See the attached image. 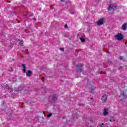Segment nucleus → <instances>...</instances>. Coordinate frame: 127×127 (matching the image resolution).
<instances>
[{"instance_id": "nucleus-8", "label": "nucleus", "mask_w": 127, "mask_h": 127, "mask_svg": "<svg viewBox=\"0 0 127 127\" xmlns=\"http://www.w3.org/2000/svg\"><path fill=\"white\" fill-rule=\"evenodd\" d=\"M120 100H122L126 98V95L125 94H121L119 97Z\"/></svg>"}, {"instance_id": "nucleus-4", "label": "nucleus", "mask_w": 127, "mask_h": 127, "mask_svg": "<svg viewBox=\"0 0 127 127\" xmlns=\"http://www.w3.org/2000/svg\"><path fill=\"white\" fill-rule=\"evenodd\" d=\"M82 67H83V64H79L77 65V70L78 72H82Z\"/></svg>"}, {"instance_id": "nucleus-22", "label": "nucleus", "mask_w": 127, "mask_h": 127, "mask_svg": "<svg viewBox=\"0 0 127 127\" xmlns=\"http://www.w3.org/2000/svg\"><path fill=\"white\" fill-rule=\"evenodd\" d=\"M110 122H112V120H110Z\"/></svg>"}, {"instance_id": "nucleus-6", "label": "nucleus", "mask_w": 127, "mask_h": 127, "mask_svg": "<svg viewBox=\"0 0 127 127\" xmlns=\"http://www.w3.org/2000/svg\"><path fill=\"white\" fill-rule=\"evenodd\" d=\"M127 23L123 24L122 26V29H123V30H127Z\"/></svg>"}, {"instance_id": "nucleus-23", "label": "nucleus", "mask_w": 127, "mask_h": 127, "mask_svg": "<svg viewBox=\"0 0 127 127\" xmlns=\"http://www.w3.org/2000/svg\"><path fill=\"white\" fill-rule=\"evenodd\" d=\"M61 0V1H63V0Z\"/></svg>"}, {"instance_id": "nucleus-1", "label": "nucleus", "mask_w": 127, "mask_h": 127, "mask_svg": "<svg viewBox=\"0 0 127 127\" xmlns=\"http://www.w3.org/2000/svg\"><path fill=\"white\" fill-rule=\"evenodd\" d=\"M115 38L117 40L121 41L123 38H124V36H123V34L119 33L117 35H116L115 36Z\"/></svg>"}, {"instance_id": "nucleus-21", "label": "nucleus", "mask_w": 127, "mask_h": 127, "mask_svg": "<svg viewBox=\"0 0 127 127\" xmlns=\"http://www.w3.org/2000/svg\"><path fill=\"white\" fill-rule=\"evenodd\" d=\"M83 75H86V73L83 72Z\"/></svg>"}, {"instance_id": "nucleus-24", "label": "nucleus", "mask_w": 127, "mask_h": 127, "mask_svg": "<svg viewBox=\"0 0 127 127\" xmlns=\"http://www.w3.org/2000/svg\"><path fill=\"white\" fill-rule=\"evenodd\" d=\"M34 20H35V21H36V19H34Z\"/></svg>"}, {"instance_id": "nucleus-17", "label": "nucleus", "mask_w": 127, "mask_h": 127, "mask_svg": "<svg viewBox=\"0 0 127 127\" xmlns=\"http://www.w3.org/2000/svg\"><path fill=\"white\" fill-rule=\"evenodd\" d=\"M64 27L65 28H67V27H68V26L67 25H65Z\"/></svg>"}, {"instance_id": "nucleus-9", "label": "nucleus", "mask_w": 127, "mask_h": 127, "mask_svg": "<svg viewBox=\"0 0 127 127\" xmlns=\"http://www.w3.org/2000/svg\"><path fill=\"white\" fill-rule=\"evenodd\" d=\"M22 67H23V71L24 73H25L26 72V67L25 66V64H23L22 65Z\"/></svg>"}, {"instance_id": "nucleus-13", "label": "nucleus", "mask_w": 127, "mask_h": 127, "mask_svg": "<svg viewBox=\"0 0 127 127\" xmlns=\"http://www.w3.org/2000/svg\"><path fill=\"white\" fill-rule=\"evenodd\" d=\"M80 39L81 42H85V39L80 38Z\"/></svg>"}, {"instance_id": "nucleus-11", "label": "nucleus", "mask_w": 127, "mask_h": 127, "mask_svg": "<svg viewBox=\"0 0 127 127\" xmlns=\"http://www.w3.org/2000/svg\"><path fill=\"white\" fill-rule=\"evenodd\" d=\"M95 89H96V87H95V86L92 87L91 90V93H93V92L94 90H95Z\"/></svg>"}, {"instance_id": "nucleus-14", "label": "nucleus", "mask_w": 127, "mask_h": 127, "mask_svg": "<svg viewBox=\"0 0 127 127\" xmlns=\"http://www.w3.org/2000/svg\"><path fill=\"white\" fill-rule=\"evenodd\" d=\"M52 116V114L50 113L49 115L47 116V118H50Z\"/></svg>"}, {"instance_id": "nucleus-12", "label": "nucleus", "mask_w": 127, "mask_h": 127, "mask_svg": "<svg viewBox=\"0 0 127 127\" xmlns=\"http://www.w3.org/2000/svg\"><path fill=\"white\" fill-rule=\"evenodd\" d=\"M57 95H55V96H54V97H53V100H54V101H56V100H57Z\"/></svg>"}, {"instance_id": "nucleus-7", "label": "nucleus", "mask_w": 127, "mask_h": 127, "mask_svg": "<svg viewBox=\"0 0 127 127\" xmlns=\"http://www.w3.org/2000/svg\"><path fill=\"white\" fill-rule=\"evenodd\" d=\"M32 75V72L30 70H28L27 72H26L27 77H30Z\"/></svg>"}, {"instance_id": "nucleus-25", "label": "nucleus", "mask_w": 127, "mask_h": 127, "mask_svg": "<svg viewBox=\"0 0 127 127\" xmlns=\"http://www.w3.org/2000/svg\"><path fill=\"white\" fill-rule=\"evenodd\" d=\"M43 79H44V77H43Z\"/></svg>"}, {"instance_id": "nucleus-18", "label": "nucleus", "mask_w": 127, "mask_h": 127, "mask_svg": "<svg viewBox=\"0 0 127 127\" xmlns=\"http://www.w3.org/2000/svg\"><path fill=\"white\" fill-rule=\"evenodd\" d=\"M20 45H23V42H21V44H19Z\"/></svg>"}, {"instance_id": "nucleus-3", "label": "nucleus", "mask_w": 127, "mask_h": 127, "mask_svg": "<svg viewBox=\"0 0 127 127\" xmlns=\"http://www.w3.org/2000/svg\"><path fill=\"white\" fill-rule=\"evenodd\" d=\"M104 22H105V19L102 18L98 20V22L97 23V25H98L99 26H100V25H103Z\"/></svg>"}, {"instance_id": "nucleus-2", "label": "nucleus", "mask_w": 127, "mask_h": 127, "mask_svg": "<svg viewBox=\"0 0 127 127\" xmlns=\"http://www.w3.org/2000/svg\"><path fill=\"white\" fill-rule=\"evenodd\" d=\"M116 8H117V6H114L113 4H112L109 6L108 10H111L112 12H114V11H115V10H116Z\"/></svg>"}, {"instance_id": "nucleus-16", "label": "nucleus", "mask_w": 127, "mask_h": 127, "mask_svg": "<svg viewBox=\"0 0 127 127\" xmlns=\"http://www.w3.org/2000/svg\"><path fill=\"white\" fill-rule=\"evenodd\" d=\"M102 126H104V124L103 123H102V125H99V127H103Z\"/></svg>"}, {"instance_id": "nucleus-20", "label": "nucleus", "mask_w": 127, "mask_h": 127, "mask_svg": "<svg viewBox=\"0 0 127 127\" xmlns=\"http://www.w3.org/2000/svg\"><path fill=\"white\" fill-rule=\"evenodd\" d=\"M121 60H123V57H120Z\"/></svg>"}, {"instance_id": "nucleus-5", "label": "nucleus", "mask_w": 127, "mask_h": 127, "mask_svg": "<svg viewBox=\"0 0 127 127\" xmlns=\"http://www.w3.org/2000/svg\"><path fill=\"white\" fill-rule=\"evenodd\" d=\"M102 101L105 103L107 101V95L104 94L103 95L102 98H101Z\"/></svg>"}, {"instance_id": "nucleus-15", "label": "nucleus", "mask_w": 127, "mask_h": 127, "mask_svg": "<svg viewBox=\"0 0 127 127\" xmlns=\"http://www.w3.org/2000/svg\"><path fill=\"white\" fill-rule=\"evenodd\" d=\"M12 82H15V81H16V79H15V78H13L12 80H11Z\"/></svg>"}, {"instance_id": "nucleus-10", "label": "nucleus", "mask_w": 127, "mask_h": 127, "mask_svg": "<svg viewBox=\"0 0 127 127\" xmlns=\"http://www.w3.org/2000/svg\"><path fill=\"white\" fill-rule=\"evenodd\" d=\"M103 113H104V116H107V115H108V109H105Z\"/></svg>"}, {"instance_id": "nucleus-19", "label": "nucleus", "mask_w": 127, "mask_h": 127, "mask_svg": "<svg viewBox=\"0 0 127 127\" xmlns=\"http://www.w3.org/2000/svg\"><path fill=\"white\" fill-rule=\"evenodd\" d=\"M61 50H62V51H64V48H61Z\"/></svg>"}]
</instances>
